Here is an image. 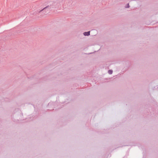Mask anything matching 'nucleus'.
I'll return each instance as SVG.
<instances>
[{
	"label": "nucleus",
	"mask_w": 158,
	"mask_h": 158,
	"mask_svg": "<svg viewBox=\"0 0 158 158\" xmlns=\"http://www.w3.org/2000/svg\"><path fill=\"white\" fill-rule=\"evenodd\" d=\"M56 5L57 3L56 2H54L52 3V5H51L50 6H48L40 10L39 11V13H40L41 11H43L44 13V14L48 13L49 12L50 10H52V9L57 7V6H56Z\"/></svg>",
	"instance_id": "obj_1"
},
{
	"label": "nucleus",
	"mask_w": 158,
	"mask_h": 158,
	"mask_svg": "<svg viewBox=\"0 0 158 158\" xmlns=\"http://www.w3.org/2000/svg\"><path fill=\"white\" fill-rule=\"evenodd\" d=\"M83 34L85 36L89 35H90V31L84 32Z\"/></svg>",
	"instance_id": "obj_2"
},
{
	"label": "nucleus",
	"mask_w": 158,
	"mask_h": 158,
	"mask_svg": "<svg viewBox=\"0 0 158 158\" xmlns=\"http://www.w3.org/2000/svg\"><path fill=\"white\" fill-rule=\"evenodd\" d=\"M108 73L110 74H111L112 73L113 71L112 70H109L108 71Z\"/></svg>",
	"instance_id": "obj_3"
},
{
	"label": "nucleus",
	"mask_w": 158,
	"mask_h": 158,
	"mask_svg": "<svg viewBox=\"0 0 158 158\" xmlns=\"http://www.w3.org/2000/svg\"><path fill=\"white\" fill-rule=\"evenodd\" d=\"M130 6L129 5V4H127L125 6L126 8H129V7Z\"/></svg>",
	"instance_id": "obj_4"
}]
</instances>
